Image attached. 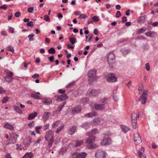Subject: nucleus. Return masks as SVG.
<instances>
[{"label": "nucleus", "instance_id": "obj_36", "mask_svg": "<svg viewBox=\"0 0 158 158\" xmlns=\"http://www.w3.org/2000/svg\"><path fill=\"white\" fill-rule=\"evenodd\" d=\"M13 108L14 109V110L16 111L19 114H22V111L19 108V107L15 106H13Z\"/></svg>", "mask_w": 158, "mask_h": 158}, {"label": "nucleus", "instance_id": "obj_62", "mask_svg": "<svg viewBox=\"0 0 158 158\" xmlns=\"http://www.w3.org/2000/svg\"><path fill=\"white\" fill-rule=\"evenodd\" d=\"M74 84V82H72L71 83H69L68 85L66 86V88H68L71 87L72 85H73Z\"/></svg>", "mask_w": 158, "mask_h": 158}, {"label": "nucleus", "instance_id": "obj_57", "mask_svg": "<svg viewBox=\"0 0 158 158\" xmlns=\"http://www.w3.org/2000/svg\"><path fill=\"white\" fill-rule=\"evenodd\" d=\"M35 126V124L34 121H32L28 124V126L30 127H33Z\"/></svg>", "mask_w": 158, "mask_h": 158}, {"label": "nucleus", "instance_id": "obj_39", "mask_svg": "<svg viewBox=\"0 0 158 158\" xmlns=\"http://www.w3.org/2000/svg\"><path fill=\"white\" fill-rule=\"evenodd\" d=\"M66 102H64L62 104H60V106L57 107V109L59 111H60L62 109L64 105L66 104Z\"/></svg>", "mask_w": 158, "mask_h": 158}, {"label": "nucleus", "instance_id": "obj_26", "mask_svg": "<svg viewBox=\"0 0 158 158\" xmlns=\"http://www.w3.org/2000/svg\"><path fill=\"white\" fill-rule=\"evenodd\" d=\"M50 114L49 112H45L42 118L45 121L49 118Z\"/></svg>", "mask_w": 158, "mask_h": 158}, {"label": "nucleus", "instance_id": "obj_3", "mask_svg": "<svg viewBox=\"0 0 158 158\" xmlns=\"http://www.w3.org/2000/svg\"><path fill=\"white\" fill-rule=\"evenodd\" d=\"M88 135L89 136V137L86 140L85 143H88L89 144L86 146L87 148L89 149H92L97 147V146L96 144L94 143L90 144L92 142L94 141L95 137L93 135H90L88 134Z\"/></svg>", "mask_w": 158, "mask_h": 158}, {"label": "nucleus", "instance_id": "obj_29", "mask_svg": "<svg viewBox=\"0 0 158 158\" xmlns=\"http://www.w3.org/2000/svg\"><path fill=\"white\" fill-rule=\"evenodd\" d=\"M122 131L125 133H126L129 130V129L128 127L124 126L122 125L121 127Z\"/></svg>", "mask_w": 158, "mask_h": 158}, {"label": "nucleus", "instance_id": "obj_60", "mask_svg": "<svg viewBox=\"0 0 158 158\" xmlns=\"http://www.w3.org/2000/svg\"><path fill=\"white\" fill-rule=\"evenodd\" d=\"M48 59H49L50 61L51 62H53L54 60V56H50L48 57Z\"/></svg>", "mask_w": 158, "mask_h": 158}, {"label": "nucleus", "instance_id": "obj_34", "mask_svg": "<svg viewBox=\"0 0 158 158\" xmlns=\"http://www.w3.org/2000/svg\"><path fill=\"white\" fill-rule=\"evenodd\" d=\"M86 155L85 152H82L78 154V158H85Z\"/></svg>", "mask_w": 158, "mask_h": 158}, {"label": "nucleus", "instance_id": "obj_33", "mask_svg": "<svg viewBox=\"0 0 158 158\" xmlns=\"http://www.w3.org/2000/svg\"><path fill=\"white\" fill-rule=\"evenodd\" d=\"M18 137V135L15 133H12L10 135L11 139L15 141L16 140L17 137Z\"/></svg>", "mask_w": 158, "mask_h": 158}, {"label": "nucleus", "instance_id": "obj_12", "mask_svg": "<svg viewBox=\"0 0 158 158\" xmlns=\"http://www.w3.org/2000/svg\"><path fill=\"white\" fill-rule=\"evenodd\" d=\"M94 124L95 125H102L104 122L103 119L100 118L94 119Z\"/></svg>", "mask_w": 158, "mask_h": 158}, {"label": "nucleus", "instance_id": "obj_6", "mask_svg": "<svg viewBox=\"0 0 158 158\" xmlns=\"http://www.w3.org/2000/svg\"><path fill=\"white\" fill-rule=\"evenodd\" d=\"M91 106L95 110H102L105 109L106 107L105 104H92L91 105Z\"/></svg>", "mask_w": 158, "mask_h": 158}, {"label": "nucleus", "instance_id": "obj_22", "mask_svg": "<svg viewBox=\"0 0 158 158\" xmlns=\"http://www.w3.org/2000/svg\"><path fill=\"white\" fill-rule=\"evenodd\" d=\"M137 116L138 115L136 113H132L131 115V122H137Z\"/></svg>", "mask_w": 158, "mask_h": 158}, {"label": "nucleus", "instance_id": "obj_54", "mask_svg": "<svg viewBox=\"0 0 158 158\" xmlns=\"http://www.w3.org/2000/svg\"><path fill=\"white\" fill-rule=\"evenodd\" d=\"M87 16L84 14H81L80 15V16L78 18L79 19L83 18L85 19L87 18Z\"/></svg>", "mask_w": 158, "mask_h": 158}, {"label": "nucleus", "instance_id": "obj_9", "mask_svg": "<svg viewBox=\"0 0 158 158\" xmlns=\"http://www.w3.org/2000/svg\"><path fill=\"white\" fill-rule=\"evenodd\" d=\"M99 94V91L94 89H90L88 91L87 94L89 96H96L98 95Z\"/></svg>", "mask_w": 158, "mask_h": 158}, {"label": "nucleus", "instance_id": "obj_8", "mask_svg": "<svg viewBox=\"0 0 158 158\" xmlns=\"http://www.w3.org/2000/svg\"><path fill=\"white\" fill-rule=\"evenodd\" d=\"M134 142L135 145H137L141 143V138L138 133L134 134Z\"/></svg>", "mask_w": 158, "mask_h": 158}, {"label": "nucleus", "instance_id": "obj_14", "mask_svg": "<svg viewBox=\"0 0 158 158\" xmlns=\"http://www.w3.org/2000/svg\"><path fill=\"white\" fill-rule=\"evenodd\" d=\"M97 70L96 69H93L90 70L88 74V75L89 77H93L96 76Z\"/></svg>", "mask_w": 158, "mask_h": 158}, {"label": "nucleus", "instance_id": "obj_16", "mask_svg": "<svg viewBox=\"0 0 158 158\" xmlns=\"http://www.w3.org/2000/svg\"><path fill=\"white\" fill-rule=\"evenodd\" d=\"M77 127L73 125L70 127L68 130V133L70 135H73L75 132Z\"/></svg>", "mask_w": 158, "mask_h": 158}, {"label": "nucleus", "instance_id": "obj_18", "mask_svg": "<svg viewBox=\"0 0 158 158\" xmlns=\"http://www.w3.org/2000/svg\"><path fill=\"white\" fill-rule=\"evenodd\" d=\"M81 110V107L80 106H78L72 110V113L73 114H77L80 112Z\"/></svg>", "mask_w": 158, "mask_h": 158}, {"label": "nucleus", "instance_id": "obj_4", "mask_svg": "<svg viewBox=\"0 0 158 158\" xmlns=\"http://www.w3.org/2000/svg\"><path fill=\"white\" fill-rule=\"evenodd\" d=\"M5 72L6 73V76L4 77V78L7 81L11 82L14 79V77L12 76L13 75V73L7 69L5 70Z\"/></svg>", "mask_w": 158, "mask_h": 158}, {"label": "nucleus", "instance_id": "obj_15", "mask_svg": "<svg viewBox=\"0 0 158 158\" xmlns=\"http://www.w3.org/2000/svg\"><path fill=\"white\" fill-rule=\"evenodd\" d=\"M68 98L67 95L64 94L58 96L56 100L58 102L67 99Z\"/></svg>", "mask_w": 158, "mask_h": 158}, {"label": "nucleus", "instance_id": "obj_25", "mask_svg": "<svg viewBox=\"0 0 158 158\" xmlns=\"http://www.w3.org/2000/svg\"><path fill=\"white\" fill-rule=\"evenodd\" d=\"M146 36L150 37L154 36L156 35V33L153 31H149L148 32L145 33Z\"/></svg>", "mask_w": 158, "mask_h": 158}, {"label": "nucleus", "instance_id": "obj_38", "mask_svg": "<svg viewBox=\"0 0 158 158\" xmlns=\"http://www.w3.org/2000/svg\"><path fill=\"white\" fill-rule=\"evenodd\" d=\"M48 52L51 54H53L55 53L56 50L53 48H51L48 50Z\"/></svg>", "mask_w": 158, "mask_h": 158}, {"label": "nucleus", "instance_id": "obj_45", "mask_svg": "<svg viewBox=\"0 0 158 158\" xmlns=\"http://www.w3.org/2000/svg\"><path fill=\"white\" fill-rule=\"evenodd\" d=\"M89 101V99L87 98H83L81 101V102L82 103H85L88 102Z\"/></svg>", "mask_w": 158, "mask_h": 158}, {"label": "nucleus", "instance_id": "obj_47", "mask_svg": "<svg viewBox=\"0 0 158 158\" xmlns=\"http://www.w3.org/2000/svg\"><path fill=\"white\" fill-rule=\"evenodd\" d=\"M9 98L7 96H6L4 97L3 99L2 100V103H5L7 101H8Z\"/></svg>", "mask_w": 158, "mask_h": 158}, {"label": "nucleus", "instance_id": "obj_51", "mask_svg": "<svg viewBox=\"0 0 158 158\" xmlns=\"http://www.w3.org/2000/svg\"><path fill=\"white\" fill-rule=\"evenodd\" d=\"M34 8L33 7H31L28 8L27 9V11L30 13H32L33 11Z\"/></svg>", "mask_w": 158, "mask_h": 158}, {"label": "nucleus", "instance_id": "obj_23", "mask_svg": "<svg viewBox=\"0 0 158 158\" xmlns=\"http://www.w3.org/2000/svg\"><path fill=\"white\" fill-rule=\"evenodd\" d=\"M31 142V138L30 137L27 138L24 141V143L27 145V146H28L29 145L30 143Z\"/></svg>", "mask_w": 158, "mask_h": 158}, {"label": "nucleus", "instance_id": "obj_11", "mask_svg": "<svg viewBox=\"0 0 158 158\" xmlns=\"http://www.w3.org/2000/svg\"><path fill=\"white\" fill-rule=\"evenodd\" d=\"M144 149L143 147H141L138 151V155L140 156V158H147L146 155L143 154Z\"/></svg>", "mask_w": 158, "mask_h": 158}, {"label": "nucleus", "instance_id": "obj_37", "mask_svg": "<svg viewBox=\"0 0 158 158\" xmlns=\"http://www.w3.org/2000/svg\"><path fill=\"white\" fill-rule=\"evenodd\" d=\"M67 148L65 147L62 148L60 150L59 152V154L61 155L65 152L67 150Z\"/></svg>", "mask_w": 158, "mask_h": 158}, {"label": "nucleus", "instance_id": "obj_52", "mask_svg": "<svg viewBox=\"0 0 158 158\" xmlns=\"http://www.w3.org/2000/svg\"><path fill=\"white\" fill-rule=\"evenodd\" d=\"M145 31V29L144 28H141L137 32L139 34H140L141 33L144 32Z\"/></svg>", "mask_w": 158, "mask_h": 158}, {"label": "nucleus", "instance_id": "obj_5", "mask_svg": "<svg viewBox=\"0 0 158 158\" xmlns=\"http://www.w3.org/2000/svg\"><path fill=\"white\" fill-rule=\"evenodd\" d=\"M107 62L108 64L111 66H113L115 62V56L112 52L109 53L107 56Z\"/></svg>", "mask_w": 158, "mask_h": 158}, {"label": "nucleus", "instance_id": "obj_43", "mask_svg": "<svg viewBox=\"0 0 158 158\" xmlns=\"http://www.w3.org/2000/svg\"><path fill=\"white\" fill-rule=\"evenodd\" d=\"M107 141V140H103L101 141V143L102 145H105L106 144H109L110 143V142L109 143Z\"/></svg>", "mask_w": 158, "mask_h": 158}, {"label": "nucleus", "instance_id": "obj_55", "mask_svg": "<svg viewBox=\"0 0 158 158\" xmlns=\"http://www.w3.org/2000/svg\"><path fill=\"white\" fill-rule=\"evenodd\" d=\"M92 19L95 22H98L99 21V19L97 16H94L93 17Z\"/></svg>", "mask_w": 158, "mask_h": 158}, {"label": "nucleus", "instance_id": "obj_64", "mask_svg": "<svg viewBox=\"0 0 158 158\" xmlns=\"http://www.w3.org/2000/svg\"><path fill=\"white\" fill-rule=\"evenodd\" d=\"M121 16V14L120 12L118 11L116 14L115 16L116 18H118Z\"/></svg>", "mask_w": 158, "mask_h": 158}, {"label": "nucleus", "instance_id": "obj_7", "mask_svg": "<svg viewBox=\"0 0 158 158\" xmlns=\"http://www.w3.org/2000/svg\"><path fill=\"white\" fill-rule=\"evenodd\" d=\"M106 79L109 82H115L117 81V78L113 73L108 74L106 77Z\"/></svg>", "mask_w": 158, "mask_h": 158}, {"label": "nucleus", "instance_id": "obj_46", "mask_svg": "<svg viewBox=\"0 0 158 158\" xmlns=\"http://www.w3.org/2000/svg\"><path fill=\"white\" fill-rule=\"evenodd\" d=\"M44 19L46 21L49 22L50 21V18L47 15H45L44 16Z\"/></svg>", "mask_w": 158, "mask_h": 158}, {"label": "nucleus", "instance_id": "obj_59", "mask_svg": "<svg viewBox=\"0 0 158 158\" xmlns=\"http://www.w3.org/2000/svg\"><path fill=\"white\" fill-rule=\"evenodd\" d=\"M21 15V13L20 12L17 11L16 12L15 14V17L18 18Z\"/></svg>", "mask_w": 158, "mask_h": 158}, {"label": "nucleus", "instance_id": "obj_1", "mask_svg": "<svg viewBox=\"0 0 158 158\" xmlns=\"http://www.w3.org/2000/svg\"><path fill=\"white\" fill-rule=\"evenodd\" d=\"M139 94H142V95L139 98V99L141 101V103L143 104L145 103L147 99V95L148 92L147 90H144L143 85H139Z\"/></svg>", "mask_w": 158, "mask_h": 158}, {"label": "nucleus", "instance_id": "obj_19", "mask_svg": "<svg viewBox=\"0 0 158 158\" xmlns=\"http://www.w3.org/2000/svg\"><path fill=\"white\" fill-rule=\"evenodd\" d=\"M91 125V123L90 122H85L83 123L81 126V127L85 129V130L87 129Z\"/></svg>", "mask_w": 158, "mask_h": 158}, {"label": "nucleus", "instance_id": "obj_53", "mask_svg": "<svg viewBox=\"0 0 158 158\" xmlns=\"http://www.w3.org/2000/svg\"><path fill=\"white\" fill-rule=\"evenodd\" d=\"M145 66V68L146 70L148 71H149L150 70V67L149 64L148 63H146Z\"/></svg>", "mask_w": 158, "mask_h": 158}, {"label": "nucleus", "instance_id": "obj_27", "mask_svg": "<svg viewBox=\"0 0 158 158\" xmlns=\"http://www.w3.org/2000/svg\"><path fill=\"white\" fill-rule=\"evenodd\" d=\"M73 142L75 143V147L79 146L83 143V141L81 140H75Z\"/></svg>", "mask_w": 158, "mask_h": 158}, {"label": "nucleus", "instance_id": "obj_2", "mask_svg": "<svg viewBox=\"0 0 158 158\" xmlns=\"http://www.w3.org/2000/svg\"><path fill=\"white\" fill-rule=\"evenodd\" d=\"M45 140L48 142V145L51 148L54 141V138L53 131L51 130L47 131L45 136Z\"/></svg>", "mask_w": 158, "mask_h": 158}, {"label": "nucleus", "instance_id": "obj_13", "mask_svg": "<svg viewBox=\"0 0 158 158\" xmlns=\"http://www.w3.org/2000/svg\"><path fill=\"white\" fill-rule=\"evenodd\" d=\"M42 101L44 104L49 105L52 104V100L51 98L47 97L43 98Z\"/></svg>", "mask_w": 158, "mask_h": 158}, {"label": "nucleus", "instance_id": "obj_10", "mask_svg": "<svg viewBox=\"0 0 158 158\" xmlns=\"http://www.w3.org/2000/svg\"><path fill=\"white\" fill-rule=\"evenodd\" d=\"M105 152L103 151H98L95 154L96 158H103L106 156Z\"/></svg>", "mask_w": 158, "mask_h": 158}, {"label": "nucleus", "instance_id": "obj_28", "mask_svg": "<svg viewBox=\"0 0 158 158\" xmlns=\"http://www.w3.org/2000/svg\"><path fill=\"white\" fill-rule=\"evenodd\" d=\"M98 132V129L97 128H94L92 129L90 132L88 133V135H95Z\"/></svg>", "mask_w": 158, "mask_h": 158}, {"label": "nucleus", "instance_id": "obj_44", "mask_svg": "<svg viewBox=\"0 0 158 158\" xmlns=\"http://www.w3.org/2000/svg\"><path fill=\"white\" fill-rule=\"evenodd\" d=\"M34 36V35L33 34H31L29 35L28 36V38L29 39V40L30 41H32L34 40V39L33 38V37Z\"/></svg>", "mask_w": 158, "mask_h": 158}, {"label": "nucleus", "instance_id": "obj_31", "mask_svg": "<svg viewBox=\"0 0 158 158\" xmlns=\"http://www.w3.org/2000/svg\"><path fill=\"white\" fill-rule=\"evenodd\" d=\"M4 127L10 130H12L14 128L10 124L8 123H6L4 126Z\"/></svg>", "mask_w": 158, "mask_h": 158}, {"label": "nucleus", "instance_id": "obj_21", "mask_svg": "<svg viewBox=\"0 0 158 158\" xmlns=\"http://www.w3.org/2000/svg\"><path fill=\"white\" fill-rule=\"evenodd\" d=\"M145 19L146 16H145L140 17L138 18L137 20V22L140 24L143 23L145 22L146 20Z\"/></svg>", "mask_w": 158, "mask_h": 158}, {"label": "nucleus", "instance_id": "obj_32", "mask_svg": "<svg viewBox=\"0 0 158 158\" xmlns=\"http://www.w3.org/2000/svg\"><path fill=\"white\" fill-rule=\"evenodd\" d=\"M31 96L35 99H40L39 96L35 93H32L31 94Z\"/></svg>", "mask_w": 158, "mask_h": 158}, {"label": "nucleus", "instance_id": "obj_30", "mask_svg": "<svg viewBox=\"0 0 158 158\" xmlns=\"http://www.w3.org/2000/svg\"><path fill=\"white\" fill-rule=\"evenodd\" d=\"M108 98H101L100 99L99 102L100 103H102V104H105V105L106 104L107 102Z\"/></svg>", "mask_w": 158, "mask_h": 158}, {"label": "nucleus", "instance_id": "obj_58", "mask_svg": "<svg viewBox=\"0 0 158 158\" xmlns=\"http://www.w3.org/2000/svg\"><path fill=\"white\" fill-rule=\"evenodd\" d=\"M78 154L77 152L74 153L72 155V158H78Z\"/></svg>", "mask_w": 158, "mask_h": 158}, {"label": "nucleus", "instance_id": "obj_40", "mask_svg": "<svg viewBox=\"0 0 158 158\" xmlns=\"http://www.w3.org/2000/svg\"><path fill=\"white\" fill-rule=\"evenodd\" d=\"M60 123L59 121H56L54 122L52 125V128H55L57 127Z\"/></svg>", "mask_w": 158, "mask_h": 158}, {"label": "nucleus", "instance_id": "obj_41", "mask_svg": "<svg viewBox=\"0 0 158 158\" xmlns=\"http://www.w3.org/2000/svg\"><path fill=\"white\" fill-rule=\"evenodd\" d=\"M6 49L7 50L10 51L12 53H14L15 51L13 47L11 46L7 47L6 48Z\"/></svg>", "mask_w": 158, "mask_h": 158}, {"label": "nucleus", "instance_id": "obj_24", "mask_svg": "<svg viewBox=\"0 0 158 158\" xmlns=\"http://www.w3.org/2000/svg\"><path fill=\"white\" fill-rule=\"evenodd\" d=\"M37 112H36L30 114L28 116V119L29 120H31L33 119L37 116Z\"/></svg>", "mask_w": 158, "mask_h": 158}, {"label": "nucleus", "instance_id": "obj_50", "mask_svg": "<svg viewBox=\"0 0 158 158\" xmlns=\"http://www.w3.org/2000/svg\"><path fill=\"white\" fill-rule=\"evenodd\" d=\"M132 122V127L134 129H135L136 127V125L137 124V122Z\"/></svg>", "mask_w": 158, "mask_h": 158}, {"label": "nucleus", "instance_id": "obj_61", "mask_svg": "<svg viewBox=\"0 0 158 158\" xmlns=\"http://www.w3.org/2000/svg\"><path fill=\"white\" fill-rule=\"evenodd\" d=\"M49 124H47L45 125H44L43 127V128L44 130H45L48 129L49 127Z\"/></svg>", "mask_w": 158, "mask_h": 158}, {"label": "nucleus", "instance_id": "obj_17", "mask_svg": "<svg viewBox=\"0 0 158 158\" xmlns=\"http://www.w3.org/2000/svg\"><path fill=\"white\" fill-rule=\"evenodd\" d=\"M97 113L95 111H93L89 113L85 114L84 116L86 117L92 118L93 116H97Z\"/></svg>", "mask_w": 158, "mask_h": 158}, {"label": "nucleus", "instance_id": "obj_63", "mask_svg": "<svg viewBox=\"0 0 158 158\" xmlns=\"http://www.w3.org/2000/svg\"><path fill=\"white\" fill-rule=\"evenodd\" d=\"M65 90L63 89H59L58 90V92L59 93L63 94H64L65 92Z\"/></svg>", "mask_w": 158, "mask_h": 158}, {"label": "nucleus", "instance_id": "obj_20", "mask_svg": "<svg viewBox=\"0 0 158 158\" xmlns=\"http://www.w3.org/2000/svg\"><path fill=\"white\" fill-rule=\"evenodd\" d=\"M33 154L32 152L26 153L23 156V158H32Z\"/></svg>", "mask_w": 158, "mask_h": 158}, {"label": "nucleus", "instance_id": "obj_48", "mask_svg": "<svg viewBox=\"0 0 158 158\" xmlns=\"http://www.w3.org/2000/svg\"><path fill=\"white\" fill-rule=\"evenodd\" d=\"M27 26L33 27L34 26V24L32 21L28 22L27 24Z\"/></svg>", "mask_w": 158, "mask_h": 158}, {"label": "nucleus", "instance_id": "obj_49", "mask_svg": "<svg viewBox=\"0 0 158 158\" xmlns=\"http://www.w3.org/2000/svg\"><path fill=\"white\" fill-rule=\"evenodd\" d=\"M41 128V126H37L35 128V131L36 133L37 134H39L40 133V132L39 131V130Z\"/></svg>", "mask_w": 158, "mask_h": 158}, {"label": "nucleus", "instance_id": "obj_56", "mask_svg": "<svg viewBox=\"0 0 158 158\" xmlns=\"http://www.w3.org/2000/svg\"><path fill=\"white\" fill-rule=\"evenodd\" d=\"M40 76L38 73H35L32 76V77L33 78H38Z\"/></svg>", "mask_w": 158, "mask_h": 158}, {"label": "nucleus", "instance_id": "obj_42", "mask_svg": "<svg viewBox=\"0 0 158 158\" xmlns=\"http://www.w3.org/2000/svg\"><path fill=\"white\" fill-rule=\"evenodd\" d=\"M64 125H62L60 126L59 127H58L57 129L56 132V133H58L59 132H60L64 128Z\"/></svg>", "mask_w": 158, "mask_h": 158}, {"label": "nucleus", "instance_id": "obj_35", "mask_svg": "<svg viewBox=\"0 0 158 158\" xmlns=\"http://www.w3.org/2000/svg\"><path fill=\"white\" fill-rule=\"evenodd\" d=\"M69 40L71 44H75L76 43V39L75 37H69Z\"/></svg>", "mask_w": 158, "mask_h": 158}]
</instances>
